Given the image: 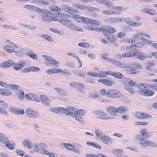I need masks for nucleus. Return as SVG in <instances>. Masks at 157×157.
Wrapping results in <instances>:
<instances>
[{"label": "nucleus", "mask_w": 157, "mask_h": 157, "mask_svg": "<svg viewBox=\"0 0 157 157\" xmlns=\"http://www.w3.org/2000/svg\"><path fill=\"white\" fill-rule=\"evenodd\" d=\"M47 147V145L44 143H36L34 144V149L35 151L39 152L40 150L46 149Z\"/></svg>", "instance_id": "9"}, {"label": "nucleus", "mask_w": 157, "mask_h": 157, "mask_svg": "<svg viewBox=\"0 0 157 157\" xmlns=\"http://www.w3.org/2000/svg\"><path fill=\"white\" fill-rule=\"evenodd\" d=\"M73 6L75 8L82 10H86V8L87 7V6L85 5L76 3H73Z\"/></svg>", "instance_id": "24"}, {"label": "nucleus", "mask_w": 157, "mask_h": 157, "mask_svg": "<svg viewBox=\"0 0 157 157\" xmlns=\"http://www.w3.org/2000/svg\"><path fill=\"white\" fill-rule=\"evenodd\" d=\"M9 86L13 90H17L20 87L19 86L15 84L10 85Z\"/></svg>", "instance_id": "61"}, {"label": "nucleus", "mask_w": 157, "mask_h": 157, "mask_svg": "<svg viewBox=\"0 0 157 157\" xmlns=\"http://www.w3.org/2000/svg\"><path fill=\"white\" fill-rule=\"evenodd\" d=\"M23 7L32 11H34L35 9L36 8V6L32 5H26L24 6Z\"/></svg>", "instance_id": "44"}, {"label": "nucleus", "mask_w": 157, "mask_h": 157, "mask_svg": "<svg viewBox=\"0 0 157 157\" xmlns=\"http://www.w3.org/2000/svg\"><path fill=\"white\" fill-rule=\"evenodd\" d=\"M39 98L40 99V101L44 105L48 106H51V101L47 96L41 95Z\"/></svg>", "instance_id": "8"}, {"label": "nucleus", "mask_w": 157, "mask_h": 157, "mask_svg": "<svg viewBox=\"0 0 157 157\" xmlns=\"http://www.w3.org/2000/svg\"><path fill=\"white\" fill-rule=\"evenodd\" d=\"M15 114L23 115L25 114V111L23 109H17L15 112Z\"/></svg>", "instance_id": "62"}, {"label": "nucleus", "mask_w": 157, "mask_h": 157, "mask_svg": "<svg viewBox=\"0 0 157 157\" xmlns=\"http://www.w3.org/2000/svg\"><path fill=\"white\" fill-rule=\"evenodd\" d=\"M134 56H136L137 58L143 60L146 58V56L144 53L138 52V50H135L134 52Z\"/></svg>", "instance_id": "16"}, {"label": "nucleus", "mask_w": 157, "mask_h": 157, "mask_svg": "<svg viewBox=\"0 0 157 157\" xmlns=\"http://www.w3.org/2000/svg\"><path fill=\"white\" fill-rule=\"evenodd\" d=\"M26 98L29 100L34 101L39 103L40 102V99L35 95L32 93H28L25 95Z\"/></svg>", "instance_id": "13"}, {"label": "nucleus", "mask_w": 157, "mask_h": 157, "mask_svg": "<svg viewBox=\"0 0 157 157\" xmlns=\"http://www.w3.org/2000/svg\"><path fill=\"white\" fill-rule=\"evenodd\" d=\"M113 76H114L115 77L119 78H123L122 75L121 73L117 72H113Z\"/></svg>", "instance_id": "49"}, {"label": "nucleus", "mask_w": 157, "mask_h": 157, "mask_svg": "<svg viewBox=\"0 0 157 157\" xmlns=\"http://www.w3.org/2000/svg\"><path fill=\"white\" fill-rule=\"evenodd\" d=\"M113 84L112 82L108 79L105 80V82L104 84L107 86H111Z\"/></svg>", "instance_id": "60"}, {"label": "nucleus", "mask_w": 157, "mask_h": 157, "mask_svg": "<svg viewBox=\"0 0 157 157\" xmlns=\"http://www.w3.org/2000/svg\"><path fill=\"white\" fill-rule=\"evenodd\" d=\"M139 144L143 148H145L148 147H155L157 146L156 144L151 141L146 139L142 140L139 142Z\"/></svg>", "instance_id": "6"}, {"label": "nucleus", "mask_w": 157, "mask_h": 157, "mask_svg": "<svg viewBox=\"0 0 157 157\" xmlns=\"http://www.w3.org/2000/svg\"><path fill=\"white\" fill-rule=\"evenodd\" d=\"M144 33L142 32H140L136 33L133 35V37L135 39H144Z\"/></svg>", "instance_id": "26"}, {"label": "nucleus", "mask_w": 157, "mask_h": 157, "mask_svg": "<svg viewBox=\"0 0 157 157\" xmlns=\"http://www.w3.org/2000/svg\"><path fill=\"white\" fill-rule=\"evenodd\" d=\"M39 36L47 40L50 42H52L53 40L52 39L51 37L49 35H47L46 34H43L39 35Z\"/></svg>", "instance_id": "38"}, {"label": "nucleus", "mask_w": 157, "mask_h": 157, "mask_svg": "<svg viewBox=\"0 0 157 157\" xmlns=\"http://www.w3.org/2000/svg\"><path fill=\"white\" fill-rule=\"evenodd\" d=\"M14 64V62L11 60H8L2 62L0 65L2 67L6 68L11 67Z\"/></svg>", "instance_id": "18"}, {"label": "nucleus", "mask_w": 157, "mask_h": 157, "mask_svg": "<svg viewBox=\"0 0 157 157\" xmlns=\"http://www.w3.org/2000/svg\"><path fill=\"white\" fill-rule=\"evenodd\" d=\"M26 114L29 117L35 118L39 116L38 112H34V110L30 108L28 109L26 111Z\"/></svg>", "instance_id": "11"}, {"label": "nucleus", "mask_w": 157, "mask_h": 157, "mask_svg": "<svg viewBox=\"0 0 157 157\" xmlns=\"http://www.w3.org/2000/svg\"><path fill=\"white\" fill-rule=\"evenodd\" d=\"M7 141L9 142V140L7 137L3 133H0V142L5 144Z\"/></svg>", "instance_id": "32"}, {"label": "nucleus", "mask_w": 157, "mask_h": 157, "mask_svg": "<svg viewBox=\"0 0 157 157\" xmlns=\"http://www.w3.org/2000/svg\"><path fill=\"white\" fill-rule=\"evenodd\" d=\"M113 8L114 9V10H114V12H117L115 14H120V11H125L127 9V7L117 6H116V7H114Z\"/></svg>", "instance_id": "23"}, {"label": "nucleus", "mask_w": 157, "mask_h": 157, "mask_svg": "<svg viewBox=\"0 0 157 157\" xmlns=\"http://www.w3.org/2000/svg\"><path fill=\"white\" fill-rule=\"evenodd\" d=\"M33 2L34 3L42 4L44 6H48L50 5L49 2L46 0H34Z\"/></svg>", "instance_id": "30"}, {"label": "nucleus", "mask_w": 157, "mask_h": 157, "mask_svg": "<svg viewBox=\"0 0 157 157\" xmlns=\"http://www.w3.org/2000/svg\"><path fill=\"white\" fill-rule=\"evenodd\" d=\"M78 45L79 47H82L85 48H87L90 46V45L89 44L84 42L79 43L78 44Z\"/></svg>", "instance_id": "53"}, {"label": "nucleus", "mask_w": 157, "mask_h": 157, "mask_svg": "<svg viewBox=\"0 0 157 157\" xmlns=\"http://www.w3.org/2000/svg\"><path fill=\"white\" fill-rule=\"evenodd\" d=\"M59 21V23L63 25L68 26L69 28L72 31L79 32H82L83 31L82 28L78 27L73 23H71L68 20L63 19L60 20Z\"/></svg>", "instance_id": "3"}, {"label": "nucleus", "mask_w": 157, "mask_h": 157, "mask_svg": "<svg viewBox=\"0 0 157 157\" xmlns=\"http://www.w3.org/2000/svg\"><path fill=\"white\" fill-rule=\"evenodd\" d=\"M102 58L106 61L111 63L114 65L119 67L122 68H129L130 65L123 62H120L114 59L109 58L106 56H103Z\"/></svg>", "instance_id": "2"}, {"label": "nucleus", "mask_w": 157, "mask_h": 157, "mask_svg": "<svg viewBox=\"0 0 157 157\" xmlns=\"http://www.w3.org/2000/svg\"><path fill=\"white\" fill-rule=\"evenodd\" d=\"M95 114L98 116L97 117L99 119L102 120L112 119L114 118L109 115V114L101 110H97L95 112Z\"/></svg>", "instance_id": "4"}, {"label": "nucleus", "mask_w": 157, "mask_h": 157, "mask_svg": "<svg viewBox=\"0 0 157 157\" xmlns=\"http://www.w3.org/2000/svg\"><path fill=\"white\" fill-rule=\"evenodd\" d=\"M62 8L64 11L69 13H76L78 11L77 10H75L71 7L66 4L63 5Z\"/></svg>", "instance_id": "12"}, {"label": "nucleus", "mask_w": 157, "mask_h": 157, "mask_svg": "<svg viewBox=\"0 0 157 157\" xmlns=\"http://www.w3.org/2000/svg\"><path fill=\"white\" fill-rule=\"evenodd\" d=\"M4 50L9 53H13L14 52V49L10 46H8L7 45H5L3 46Z\"/></svg>", "instance_id": "36"}, {"label": "nucleus", "mask_w": 157, "mask_h": 157, "mask_svg": "<svg viewBox=\"0 0 157 157\" xmlns=\"http://www.w3.org/2000/svg\"><path fill=\"white\" fill-rule=\"evenodd\" d=\"M5 146L9 149L13 150L14 148V146L12 144L10 143V142L9 140V142L7 141L6 144H5Z\"/></svg>", "instance_id": "48"}, {"label": "nucleus", "mask_w": 157, "mask_h": 157, "mask_svg": "<svg viewBox=\"0 0 157 157\" xmlns=\"http://www.w3.org/2000/svg\"><path fill=\"white\" fill-rule=\"evenodd\" d=\"M31 70L32 71H38L40 70V68L36 67L31 66Z\"/></svg>", "instance_id": "64"}, {"label": "nucleus", "mask_w": 157, "mask_h": 157, "mask_svg": "<svg viewBox=\"0 0 157 157\" xmlns=\"http://www.w3.org/2000/svg\"><path fill=\"white\" fill-rule=\"evenodd\" d=\"M83 21L82 22L86 24L92 23L94 24H97L98 25H98V21L97 20L87 17L83 18Z\"/></svg>", "instance_id": "20"}, {"label": "nucleus", "mask_w": 157, "mask_h": 157, "mask_svg": "<svg viewBox=\"0 0 157 157\" xmlns=\"http://www.w3.org/2000/svg\"><path fill=\"white\" fill-rule=\"evenodd\" d=\"M134 50H132L131 51L123 53L121 55H117V58L119 59H121L123 58H128L134 56Z\"/></svg>", "instance_id": "14"}, {"label": "nucleus", "mask_w": 157, "mask_h": 157, "mask_svg": "<svg viewBox=\"0 0 157 157\" xmlns=\"http://www.w3.org/2000/svg\"><path fill=\"white\" fill-rule=\"evenodd\" d=\"M108 22L110 23H117V17L111 18L108 20Z\"/></svg>", "instance_id": "58"}, {"label": "nucleus", "mask_w": 157, "mask_h": 157, "mask_svg": "<svg viewBox=\"0 0 157 157\" xmlns=\"http://www.w3.org/2000/svg\"><path fill=\"white\" fill-rule=\"evenodd\" d=\"M50 110L54 113H63L67 116L70 115L75 120L82 123L83 122V119L81 116H83L86 112L85 110L78 109L77 110L76 108L72 107H67L66 108L57 107L51 108Z\"/></svg>", "instance_id": "1"}, {"label": "nucleus", "mask_w": 157, "mask_h": 157, "mask_svg": "<svg viewBox=\"0 0 157 157\" xmlns=\"http://www.w3.org/2000/svg\"><path fill=\"white\" fill-rule=\"evenodd\" d=\"M55 90L61 95L66 96L67 95V92L65 90L58 87H55Z\"/></svg>", "instance_id": "34"}, {"label": "nucleus", "mask_w": 157, "mask_h": 157, "mask_svg": "<svg viewBox=\"0 0 157 157\" xmlns=\"http://www.w3.org/2000/svg\"><path fill=\"white\" fill-rule=\"evenodd\" d=\"M25 62L24 61H19L18 63L13 64V67L14 69L17 71L21 70L22 68L24 67L25 66Z\"/></svg>", "instance_id": "15"}, {"label": "nucleus", "mask_w": 157, "mask_h": 157, "mask_svg": "<svg viewBox=\"0 0 157 157\" xmlns=\"http://www.w3.org/2000/svg\"><path fill=\"white\" fill-rule=\"evenodd\" d=\"M107 30L104 32V33H105L106 34L113 33L116 31V30L115 29L111 27L108 28Z\"/></svg>", "instance_id": "45"}, {"label": "nucleus", "mask_w": 157, "mask_h": 157, "mask_svg": "<svg viewBox=\"0 0 157 157\" xmlns=\"http://www.w3.org/2000/svg\"><path fill=\"white\" fill-rule=\"evenodd\" d=\"M98 76L100 77H106V74L105 71H99L98 72Z\"/></svg>", "instance_id": "54"}, {"label": "nucleus", "mask_w": 157, "mask_h": 157, "mask_svg": "<svg viewBox=\"0 0 157 157\" xmlns=\"http://www.w3.org/2000/svg\"><path fill=\"white\" fill-rule=\"evenodd\" d=\"M106 110L107 112L111 114H115L117 113V110L116 108L112 106H110L107 107L106 108Z\"/></svg>", "instance_id": "31"}, {"label": "nucleus", "mask_w": 157, "mask_h": 157, "mask_svg": "<svg viewBox=\"0 0 157 157\" xmlns=\"http://www.w3.org/2000/svg\"><path fill=\"white\" fill-rule=\"evenodd\" d=\"M23 143L25 147H27L29 149H31L33 147L32 142L28 139L25 140L23 142Z\"/></svg>", "instance_id": "25"}, {"label": "nucleus", "mask_w": 157, "mask_h": 157, "mask_svg": "<svg viewBox=\"0 0 157 157\" xmlns=\"http://www.w3.org/2000/svg\"><path fill=\"white\" fill-rule=\"evenodd\" d=\"M17 154L19 155L23 156L25 154L24 151L20 150L17 149L16 151Z\"/></svg>", "instance_id": "59"}, {"label": "nucleus", "mask_w": 157, "mask_h": 157, "mask_svg": "<svg viewBox=\"0 0 157 157\" xmlns=\"http://www.w3.org/2000/svg\"><path fill=\"white\" fill-rule=\"evenodd\" d=\"M104 35L107 38L108 40L111 42H112L113 41V36L111 33L106 34V33H104Z\"/></svg>", "instance_id": "43"}, {"label": "nucleus", "mask_w": 157, "mask_h": 157, "mask_svg": "<svg viewBox=\"0 0 157 157\" xmlns=\"http://www.w3.org/2000/svg\"><path fill=\"white\" fill-rule=\"evenodd\" d=\"M52 64L54 65V66L57 67H59L58 64L59 63V62L55 59H53L52 58L50 62Z\"/></svg>", "instance_id": "52"}, {"label": "nucleus", "mask_w": 157, "mask_h": 157, "mask_svg": "<svg viewBox=\"0 0 157 157\" xmlns=\"http://www.w3.org/2000/svg\"><path fill=\"white\" fill-rule=\"evenodd\" d=\"M117 12H114V10H104L102 12V13L106 15H112L115 14Z\"/></svg>", "instance_id": "40"}, {"label": "nucleus", "mask_w": 157, "mask_h": 157, "mask_svg": "<svg viewBox=\"0 0 157 157\" xmlns=\"http://www.w3.org/2000/svg\"><path fill=\"white\" fill-rule=\"evenodd\" d=\"M16 94L19 96V99H22L25 97V93L23 90L21 89L17 90Z\"/></svg>", "instance_id": "35"}, {"label": "nucleus", "mask_w": 157, "mask_h": 157, "mask_svg": "<svg viewBox=\"0 0 157 157\" xmlns=\"http://www.w3.org/2000/svg\"><path fill=\"white\" fill-rule=\"evenodd\" d=\"M136 139L137 140L140 142L142 140L145 139V138L144 136H143L140 134H139L136 135Z\"/></svg>", "instance_id": "51"}, {"label": "nucleus", "mask_w": 157, "mask_h": 157, "mask_svg": "<svg viewBox=\"0 0 157 157\" xmlns=\"http://www.w3.org/2000/svg\"><path fill=\"white\" fill-rule=\"evenodd\" d=\"M47 15H45L43 17V19L45 21H55V18L52 17Z\"/></svg>", "instance_id": "42"}, {"label": "nucleus", "mask_w": 157, "mask_h": 157, "mask_svg": "<svg viewBox=\"0 0 157 157\" xmlns=\"http://www.w3.org/2000/svg\"><path fill=\"white\" fill-rule=\"evenodd\" d=\"M56 16L57 17L59 18L60 19L58 21L59 22L60 20L64 19V20H66V19L67 18V17L69 16L67 14L62 13H57L56 14Z\"/></svg>", "instance_id": "21"}, {"label": "nucleus", "mask_w": 157, "mask_h": 157, "mask_svg": "<svg viewBox=\"0 0 157 157\" xmlns=\"http://www.w3.org/2000/svg\"><path fill=\"white\" fill-rule=\"evenodd\" d=\"M138 86L140 89L142 90V91H144L149 88L148 85L145 83H140L139 84Z\"/></svg>", "instance_id": "33"}, {"label": "nucleus", "mask_w": 157, "mask_h": 157, "mask_svg": "<svg viewBox=\"0 0 157 157\" xmlns=\"http://www.w3.org/2000/svg\"><path fill=\"white\" fill-rule=\"evenodd\" d=\"M116 110H117V113H121L127 112L128 111V109L127 108L124 106L116 108Z\"/></svg>", "instance_id": "28"}, {"label": "nucleus", "mask_w": 157, "mask_h": 157, "mask_svg": "<svg viewBox=\"0 0 157 157\" xmlns=\"http://www.w3.org/2000/svg\"><path fill=\"white\" fill-rule=\"evenodd\" d=\"M33 2L34 3L42 4L44 6H48L50 5L49 2L46 0H34Z\"/></svg>", "instance_id": "29"}, {"label": "nucleus", "mask_w": 157, "mask_h": 157, "mask_svg": "<svg viewBox=\"0 0 157 157\" xmlns=\"http://www.w3.org/2000/svg\"><path fill=\"white\" fill-rule=\"evenodd\" d=\"M106 95L109 98H117L121 96L120 93L117 90H109L106 92Z\"/></svg>", "instance_id": "7"}, {"label": "nucleus", "mask_w": 157, "mask_h": 157, "mask_svg": "<svg viewBox=\"0 0 157 157\" xmlns=\"http://www.w3.org/2000/svg\"><path fill=\"white\" fill-rule=\"evenodd\" d=\"M100 139L105 144L108 145L111 144L113 142L112 139L107 136H102L100 137Z\"/></svg>", "instance_id": "17"}, {"label": "nucleus", "mask_w": 157, "mask_h": 157, "mask_svg": "<svg viewBox=\"0 0 157 157\" xmlns=\"http://www.w3.org/2000/svg\"><path fill=\"white\" fill-rule=\"evenodd\" d=\"M124 88L126 90L131 94H133L135 93L133 88L130 85H126L124 86Z\"/></svg>", "instance_id": "37"}, {"label": "nucleus", "mask_w": 157, "mask_h": 157, "mask_svg": "<svg viewBox=\"0 0 157 157\" xmlns=\"http://www.w3.org/2000/svg\"><path fill=\"white\" fill-rule=\"evenodd\" d=\"M62 70L59 68H52L47 69L46 71V72L48 74H51L61 72Z\"/></svg>", "instance_id": "19"}, {"label": "nucleus", "mask_w": 157, "mask_h": 157, "mask_svg": "<svg viewBox=\"0 0 157 157\" xmlns=\"http://www.w3.org/2000/svg\"><path fill=\"white\" fill-rule=\"evenodd\" d=\"M33 53V52L32 51H30L28 54L26 53V55L29 56L34 60H37L38 59L37 55Z\"/></svg>", "instance_id": "39"}, {"label": "nucleus", "mask_w": 157, "mask_h": 157, "mask_svg": "<svg viewBox=\"0 0 157 157\" xmlns=\"http://www.w3.org/2000/svg\"><path fill=\"white\" fill-rule=\"evenodd\" d=\"M113 3L111 2H108L106 6L109 9L112 10H114L113 8L116 7V6H114L113 5Z\"/></svg>", "instance_id": "55"}, {"label": "nucleus", "mask_w": 157, "mask_h": 157, "mask_svg": "<svg viewBox=\"0 0 157 157\" xmlns=\"http://www.w3.org/2000/svg\"><path fill=\"white\" fill-rule=\"evenodd\" d=\"M70 86L71 88H75L78 91L85 94L83 90L85 87L83 84L78 82H73L70 84Z\"/></svg>", "instance_id": "5"}, {"label": "nucleus", "mask_w": 157, "mask_h": 157, "mask_svg": "<svg viewBox=\"0 0 157 157\" xmlns=\"http://www.w3.org/2000/svg\"><path fill=\"white\" fill-rule=\"evenodd\" d=\"M129 18H124V17H117V23L124 22L126 21V20H128Z\"/></svg>", "instance_id": "57"}, {"label": "nucleus", "mask_w": 157, "mask_h": 157, "mask_svg": "<svg viewBox=\"0 0 157 157\" xmlns=\"http://www.w3.org/2000/svg\"><path fill=\"white\" fill-rule=\"evenodd\" d=\"M135 117L140 119L149 118L151 117V115L143 112H137L135 114Z\"/></svg>", "instance_id": "10"}, {"label": "nucleus", "mask_w": 157, "mask_h": 157, "mask_svg": "<svg viewBox=\"0 0 157 157\" xmlns=\"http://www.w3.org/2000/svg\"><path fill=\"white\" fill-rule=\"evenodd\" d=\"M0 113L6 115H8V113L6 112L5 109L4 108L1 107H0Z\"/></svg>", "instance_id": "63"}, {"label": "nucleus", "mask_w": 157, "mask_h": 157, "mask_svg": "<svg viewBox=\"0 0 157 157\" xmlns=\"http://www.w3.org/2000/svg\"><path fill=\"white\" fill-rule=\"evenodd\" d=\"M64 146L66 147L67 149L70 150H73L74 149L75 146L72 145L70 144H64Z\"/></svg>", "instance_id": "47"}, {"label": "nucleus", "mask_w": 157, "mask_h": 157, "mask_svg": "<svg viewBox=\"0 0 157 157\" xmlns=\"http://www.w3.org/2000/svg\"><path fill=\"white\" fill-rule=\"evenodd\" d=\"M73 18L75 20L78 22H82L83 21V17L79 15H76L73 16Z\"/></svg>", "instance_id": "46"}, {"label": "nucleus", "mask_w": 157, "mask_h": 157, "mask_svg": "<svg viewBox=\"0 0 157 157\" xmlns=\"http://www.w3.org/2000/svg\"><path fill=\"white\" fill-rule=\"evenodd\" d=\"M141 94L147 96H150L153 95L154 94V92L153 90H146L144 91H141Z\"/></svg>", "instance_id": "27"}, {"label": "nucleus", "mask_w": 157, "mask_h": 157, "mask_svg": "<svg viewBox=\"0 0 157 157\" xmlns=\"http://www.w3.org/2000/svg\"><path fill=\"white\" fill-rule=\"evenodd\" d=\"M3 96H11L12 94V93L9 90L6 89H4Z\"/></svg>", "instance_id": "50"}, {"label": "nucleus", "mask_w": 157, "mask_h": 157, "mask_svg": "<svg viewBox=\"0 0 157 157\" xmlns=\"http://www.w3.org/2000/svg\"><path fill=\"white\" fill-rule=\"evenodd\" d=\"M35 9V11L37 12L42 15H48L50 13V12L47 10L42 9L37 7H36V8Z\"/></svg>", "instance_id": "22"}, {"label": "nucleus", "mask_w": 157, "mask_h": 157, "mask_svg": "<svg viewBox=\"0 0 157 157\" xmlns=\"http://www.w3.org/2000/svg\"><path fill=\"white\" fill-rule=\"evenodd\" d=\"M87 75L91 77H98V75L97 73L91 72L90 71L88 72L87 73Z\"/></svg>", "instance_id": "56"}, {"label": "nucleus", "mask_w": 157, "mask_h": 157, "mask_svg": "<svg viewBox=\"0 0 157 157\" xmlns=\"http://www.w3.org/2000/svg\"><path fill=\"white\" fill-rule=\"evenodd\" d=\"M50 10L54 12H60L61 11V9L58 6L55 5L50 7Z\"/></svg>", "instance_id": "41"}]
</instances>
